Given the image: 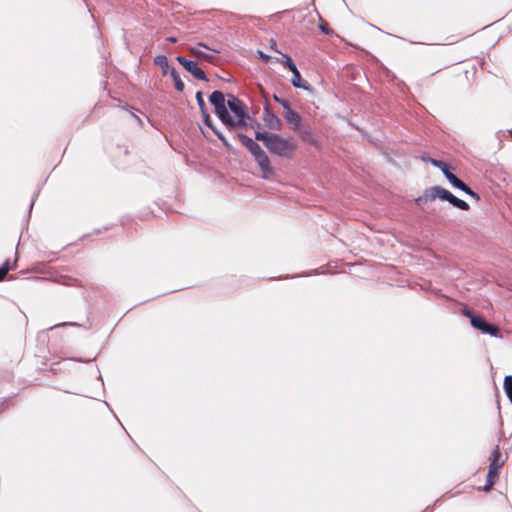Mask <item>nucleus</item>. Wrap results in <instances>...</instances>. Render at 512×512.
<instances>
[{
  "mask_svg": "<svg viewBox=\"0 0 512 512\" xmlns=\"http://www.w3.org/2000/svg\"><path fill=\"white\" fill-rule=\"evenodd\" d=\"M255 139L263 141L266 148L273 154L290 158L297 149V144L291 139H285L278 134L256 132Z\"/></svg>",
  "mask_w": 512,
  "mask_h": 512,
  "instance_id": "f257e3e1",
  "label": "nucleus"
},
{
  "mask_svg": "<svg viewBox=\"0 0 512 512\" xmlns=\"http://www.w3.org/2000/svg\"><path fill=\"white\" fill-rule=\"evenodd\" d=\"M227 106L230 109V111L233 113V116H231L228 113V120L229 122H223L225 126L231 130L235 128L240 127H246L247 126V120L249 119V116L246 114L244 110V104L241 100H239L237 97L233 95H229V99L227 101Z\"/></svg>",
  "mask_w": 512,
  "mask_h": 512,
  "instance_id": "f03ea898",
  "label": "nucleus"
},
{
  "mask_svg": "<svg viewBox=\"0 0 512 512\" xmlns=\"http://www.w3.org/2000/svg\"><path fill=\"white\" fill-rule=\"evenodd\" d=\"M437 198L443 201H448L460 210L468 211L470 209V206L466 201L457 198L450 191L441 186H433L426 189L424 193V199L426 201H434Z\"/></svg>",
  "mask_w": 512,
  "mask_h": 512,
  "instance_id": "7ed1b4c3",
  "label": "nucleus"
},
{
  "mask_svg": "<svg viewBox=\"0 0 512 512\" xmlns=\"http://www.w3.org/2000/svg\"><path fill=\"white\" fill-rule=\"evenodd\" d=\"M503 466V461L501 460V452L499 446L497 445L490 457V465L487 474L486 485L484 486L485 491H489L493 485L499 479V471Z\"/></svg>",
  "mask_w": 512,
  "mask_h": 512,
  "instance_id": "20e7f679",
  "label": "nucleus"
},
{
  "mask_svg": "<svg viewBox=\"0 0 512 512\" xmlns=\"http://www.w3.org/2000/svg\"><path fill=\"white\" fill-rule=\"evenodd\" d=\"M275 100L283 106V108H284L283 117H284L285 121L290 125V128L293 131H300V127L302 126L301 125L302 119H301L300 115L291 109V107L287 101L281 100L276 96H275Z\"/></svg>",
  "mask_w": 512,
  "mask_h": 512,
  "instance_id": "39448f33",
  "label": "nucleus"
},
{
  "mask_svg": "<svg viewBox=\"0 0 512 512\" xmlns=\"http://www.w3.org/2000/svg\"><path fill=\"white\" fill-rule=\"evenodd\" d=\"M470 323L474 329L479 330L484 334H489V335H491L493 337H497V338L501 337L500 328L494 324H490V323L486 322L484 320V318L479 315L472 317V320Z\"/></svg>",
  "mask_w": 512,
  "mask_h": 512,
  "instance_id": "423d86ee",
  "label": "nucleus"
},
{
  "mask_svg": "<svg viewBox=\"0 0 512 512\" xmlns=\"http://www.w3.org/2000/svg\"><path fill=\"white\" fill-rule=\"evenodd\" d=\"M209 100L214 105L215 112L218 115V117L220 118V120L222 122L230 123V121L227 119L228 118V110H227V106L225 103V98H224L223 93L220 91H214L210 95Z\"/></svg>",
  "mask_w": 512,
  "mask_h": 512,
  "instance_id": "0eeeda50",
  "label": "nucleus"
},
{
  "mask_svg": "<svg viewBox=\"0 0 512 512\" xmlns=\"http://www.w3.org/2000/svg\"><path fill=\"white\" fill-rule=\"evenodd\" d=\"M176 59L195 78H197L199 80H207L204 71L198 66V64L196 62L187 60L186 58H184L182 56H178Z\"/></svg>",
  "mask_w": 512,
  "mask_h": 512,
  "instance_id": "6e6552de",
  "label": "nucleus"
},
{
  "mask_svg": "<svg viewBox=\"0 0 512 512\" xmlns=\"http://www.w3.org/2000/svg\"><path fill=\"white\" fill-rule=\"evenodd\" d=\"M263 121H264L266 127L271 130H280L281 129L280 119L267 108L263 112Z\"/></svg>",
  "mask_w": 512,
  "mask_h": 512,
  "instance_id": "1a4fd4ad",
  "label": "nucleus"
},
{
  "mask_svg": "<svg viewBox=\"0 0 512 512\" xmlns=\"http://www.w3.org/2000/svg\"><path fill=\"white\" fill-rule=\"evenodd\" d=\"M255 161L258 163L262 173L263 178H268L272 173L273 169L270 164L269 157L265 152L261 153L255 158Z\"/></svg>",
  "mask_w": 512,
  "mask_h": 512,
  "instance_id": "9d476101",
  "label": "nucleus"
},
{
  "mask_svg": "<svg viewBox=\"0 0 512 512\" xmlns=\"http://www.w3.org/2000/svg\"><path fill=\"white\" fill-rule=\"evenodd\" d=\"M203 113V117H204V123L210 127L214 133L217 135V137L222 141L223 145L228 148V149H231V145L229 144V142L227 141V139L223 136L222 133L218 132L212 125V120L209 116V114L204 110Z\"/></svg>",
  "mask_w": 512,
  "mask_h": 512,
  "instance_id": "9b49d317",
  "label": "nucleus"
},
{
  "mask_svg": "<svg viewBox=\"0 0 512 512\" xmlns=\"http://www.w3.org/2000/svg\"><path fill=\"white\" fill-rule=\"evenodd\" d=\"M297 132L299 134V137L303 141L308 142V143H310L312 145H317L318 141L314 137V135H313V133H312L310 128L301 126L300 127V131H297Z\"/></svg>",
  "mask_w": 512,
  "mask_h": 512,
  "instance_id": "f8f14e48",
  "label": "nucleus"
},
{
  "mask_svg": "<svg viewBox=\"0 0 512 512\" xmlns=\"http://www.w3.org/2000/svg\"><path fill=\"white\" fill-rule=\"evenodd\" d=\"M154 64L159 66L162 70V75L166 76L168 73H170V66L168 63V59L164 55H158L154 58Z\"/></svg>",
  "mask_w": 512,
  "mask_h": 512,
  "instance_id": "ddd939ff",
  "label": "nucleus"
},
{
  "mask_svg": "<svg viewBox=\"0 0 512 512\" xmlns=\"http://www.w3.org/2000/svg\"><path fill=\"white\" fill-rule=\"evenodd\" d=\"M290 71L293 74L292 79H291L292 85L296 88H303V89L307 90L308 86L305 83H303L300 72L298 71L297 67H295L294 69H292Z\"/></svg>",
  "mask_w": 512,
  "mask_h": 512,
  "instance_id": "4468645a",
  "label": "nucleus"
},
{
  "mask_svg": "<svg viewBox=\"0 0 512 512\" xmlns=\"http://www.w3.org/2000/svg\"><path fill=\"white\" fill-rule=\"evenodd\" d=\"M455 188H458L462 191H464L465 193H467L468 195H470L471 197L475 198L476 200H479V196L477 193H475L473 190H471V188L469 186H467L462 180H460L458 178V180L456 181V183L454 184Z\"/></svg>",
  "mask_w": 512,
  "mask_h": 512,
  "instance_id": "2eb2a0df",
  "label": "nucleus"
},
{
  "mask_svg": "<svg viewBox=\"0 0 512 512\" xmlns=\"http://www.w3.org/2000/svg\"><path fill=\"white\" fill-rule=\"evenodd\" d=\"M455 188H458L462 191H464L465 193H467L468 195H470L471 197L475 198L476 200H479V196L477 193H475L473 190H471V188L469 186H467L462 180H460L458 178V180L456 181V183L454 184Z\"/></svg>",
  "mask_w": 512,
  "mask_h": 512,
  "instance_id": "dca6fc26",
  "label": "nucleus"
},
{
  "mask_svg": "<svg viewBox=\"0 0 512 512\" xmlns=\"http://www.w3.org/2000/svg\"><path fill=\"white\" fill-rule=\"evenodd\" d=\"M170 75L174 80L176 90L182 92L184 90L185 85L174 68H171Z\"/></svg>",
  "mask_w": 512,
  "mask_h": 512,
  "instance_id": "f3484780",
  "label": "nucleus"
},
{
  "mask_svg": "<svg viewBox=\"0 0 512 512\" xmlns=\"http://www.w3.org/2000/svg\"><path fill=\"white\" fill-rule=\"evenodd\" d=\"M504 391L512 403V376L507 375L504 377V383H503Z\"/></svg>",
  "mask_w": 512,
  "mask_h": 512,
  "instance_id": "a211bd4d",
  "label": "nucleus"
},
{
  "mask_svg": "<svg viewBox=\"0 0 512 512\" xmlns=\"http://www.w3.org/2000/svg\"><path fill=\"white\" fill-rule=\"evenodd\" d=\"M282 55V59H277L278 62L282 63L286 68H288L289 70H292L296 67V65L294 64V62L292 61L291 57L287 54H283L281 53Z\"/></svg>",
  "mask_w": 512,
  "mask_h": 512,
  "instance_id": "6ab92c4d",
  "label": "nucleus"
},
{
  "mask_svg": "<svg viewBox=\"0 0 512 512\" xmlns=\"http://www.w3.org/2000/svg\"><path fill=\"white\" fill-rule=\"evenodd\" d=\"M238 139L241 141V143L249 150L254 145L255 141L248 136L238 133L237 134Z\"/></svg>",
  "mask_w": 512,
  "mask_h": 512,
  "instance_id": "aec40b11",
  "label": "nucleus"
},
{
  "mask_svg": "<svg viewBox=\"0 0 512 512\" xmlns=\"http://www.w3.org/2000/svg\"><path fill=\"white\" fill-rule=\"evenodd\" d=\"M11 269L10 265H9V261H6L1 267H0V281L4 280V278L6 277L7 273L9 272V270Z\"/></svg>",
  "mask_w": 512,
  "mask_h": 512,
  "instance_id": "412c9836",
  "label": "nucleus"
},
{
  "mask_svg": "<svg viewBox=\"0 0 512 512\" xmlns=\"http://www.w3.org/2000/svg\"><path fill=\"white\" fill-rule=\"evenodd\" d=\"M429 162H430L433 166H435V167L439 168L441 171H444V170H445V168H447V167H448V165H447L445 162L440 161V160H436V159H429Z\"/></svg>",
  "mask_w": 512,
  "mask_h": 512,
  "instance_id": "4be33fe9",
  "label": "nucleus"
},
{
  "mask_svg": "<svg viewBox=\"0 0 512 512\" xmlns=\"http://www.w3.org/2000/svg\"><path fill=\"white\" fill-rule=\"evenodd\" d=\"M249 151L251 152V154L254 156V159L260 155L261 153H263L264 151L262 150V148L255 142L254 145L252 146V148L249 149Z\"/></svg>",
  "mask_w": 512,
  "mask_h": 512,
  "instance_id": "5701e85b",
  "label": "nucleus"
},
{
  "mask_svg": "<svg viewBox=\"0 0 512 512\" xmlns=\"http://www.w3.org/2000/svg\"><path fill=\"white\" fill-rule=\"evenodd\" d=\"M196 100H197V103H198L201 111L204 112V110H205V102H204V99H203L202 92L198 91L196 93Z\"/></svg>",
  "mask_w": 512,
  "mask_h": 512,
  "instance_id": "b1692460",
  "label": "nucleus"
},
{
  "mask_svg": "<svg viewBox=\"0 0 512 512\" xmlns=\"http://www.w3.org/2000/svg\"><path fill=\"white\" fill-rule=\"evenodd\" d=\"M461 313H462V315H463V316H465V317L469 318V319H470V321L472 320V317H475V316H476V315H475V314H473V312H472L470 309H468L466 306L462 308Z\"/></svg>",
  "mask_w": 512,
  "mask_h": 512,
  "instance_id": "393cba45",
  "label": "nucleus"
},
{
  "mask_svg": "<svg viewBox=\"0 0 512 512\" xmlns=\"http://www.w3.org/2000/svg\"><path fill=\"white\" fill-rule=\"evenodd\" d=\"M191 53L196 56V57H203V58H207V55L205 53H203L199 48L197 47H193L191 48Z\"/></svg>",
  "mask_w": 512,
  "mask_h": 512,
  "instance_id": "a878e982",
  "label": "nucleus"
},
{
  "mask_svg": "<svg viewBox=\"0 0 512 512\" xmlns=\"http://www.w3.org/2000/svg\"><path fill=\"white\" fill-rule=\"evenodd\" d=\"M257 54L259 55V58L265 63H268L271 59L269 55L263 53L262 51H257Z\"/></svg>",
  "mask_w": 512,
  "mask_h": 512,
  "instance_id": "bb28decb",
  "label": "nucleus"
},
{
  "mask_svg": "<svg viewBox=\"0 0 512 512\" xmlns=\"http://www.w3.org/2000/svg\"><path fill=\"white\" fill-rule=\"evenodd\" d=\"M446 179L451 183L452 186H454V184L458 180V177L456 175H454L453 173H451L450 175L447 174Z\"/></svg>",
  "mask_w": 512,
  "mask_h": 512,
  "instance_id": "cd10ccee",
  "label": "nucleus"
},
{
  "mask_svg": "<svg viewBox=\"0 0 512 512\" xmlns=\"http://www.w3.org/2000/svg\"><path fill=\"white\" fill-rule=\"evenodd\" d=\"M319 28H320V30H321V32H322V33L329 32V31L326 29V25L320 24V25H319Z\"/></svg>",
  "mask_w": 512,
  "mask_h": 512,
  "instance_id": "c85d7f7f",
  "label": "nucleus"
},
{
  "mask_svg": "<svg viewBox=\"0 0 512 512\" xmlns=\"http://www.w3.org/2000/svg\"><path fill=\"white\" fill-rule=\"evenodd\" d=\"M442 172H443V174L445 175V177H446V178H447V174H448V175H450V174L452 173V172H450V171H449V168H448V167H447V168H445V170H444V171H442Z\"/></svg>",
  "mask_w": 512,
  "mask_h": 512,
  "instance_id": "c756f323",
  "label": "nucleus"
},
{
  "mask_svg": "<svg viewBox=\"0 0 512 512\" xmlns=\"http://www.w3.org/2000/svg\"><path fill=\"white\" fill-rule=\"evenodd\" d=\"M421 159H422L423 161H425V162H429V159H431V158H430V157H428V156H426V155H423V156L421 157Z\"/></svg>",
  "mask_w": 512,
  "mask_h": 512,
  "instance_id": "7c9ffc66",
  "label": "nucleus"
},
{
  "mask_svg": "<svg viewBox=\"0 0 512 512\" xmlns=\"http://www.w3.org/2000/svg\"><path fill=\"white\" fill-rule=\"evenodd\" d=\"M167 40H168L169 42H172V43H174V42H176V41H177V39H176L175 37H169V38H167Z\"/></svg>",
  "mask_w": 512,
  "mask_h": 512,
  "instance_id": "2f4dec72",
  "label": "nucleus"
},
{
  "mask_svg": "<svg viewBox=\"0 0 512 512\" xmlns=\"http://www.w3.org/2000/svg\"><path fill=\"white\" fill-rule=\"evenodd\" d=\"M275 45H276V42L273 41L272 44H271V49L275 50L276 52H278L276 49H275Z\"/></svg>",
  "mask_w": 512,
  "mask_h": 512,
  "instance_id": "473e14b6",
  "label": "nucleus"
}]
</instances>
